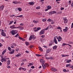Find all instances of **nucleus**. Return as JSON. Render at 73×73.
Listing matches in <instances>:
<instances>
[{
	"mask_svg": "<svg viewBox=\"0 0 73 73\" xmlns=\"http://www.w3.org/2000/svg\"><path fill=\"white\" fill-rule=\"evenodd\" d=\"M18 31L16 30H13L10 32L11 33L12 35H15L17 33Z\"/></svg>",
	"mask_w": 73,
	"mask_h": 73,
	"instance_id": "obj_1",
	"label": "nucleus"
},
{
	"mask_svg": "<svg viewBox=\"0 0 73 73\" xmlns=\"http://www.w3.org/2000/svg\"><path fill=\"white\" fill-rule=\"evenodd\" d=\"M1 35L2 36H6V34H5V33L4 32V31L3 30H2L1 32Z\"/></svg>",
	"mask_w": 73,
	"mask_h": 73,
	"instance_id": "obj_2",
	"label": "nucleus"
},
{
	"mask_svg": "<svg viewBox=\"0 0 73 73\" xmlns=\"http://www.w3.org/2000/svg\"><path fill=\"white\" fill-rule=\"evenodd\" d=\"M45 32V30L43 29L41 31L40 33H39L40 35H42L44 34V33Z\"/></svg>",
	"mask_w": 73,
	"mask_h": 73,
	"instance_id": "obj_3",
	"label": "nucleus"
},
{
	"mask_svg": "<svg viewBox=\"0 0 73 73\" xmlns=\"http://www.w3.org/2000/svg\"><path fill=\"white\" fill-rule=\"evenodd\" d=\"M54 42L55 44H57V41L56 38V37H55L54 38V42Z\"/></svg>",
	"mask_w": 73,
	"mask_h": 73,
	"instance_id": "obj_4",
	"label": "nucleus"
},
{
	"mask_svg": "<svg viewBox=\"0 0 73 73\" xmlns=\"http://www.w3.org/2000/svg\"><path fill=\"white\" fill-rule=\"evenodd\" d=\"M40 62H41V63H45V60H44L43 59H40Z\"/></svg>",
	"mask_w": 73,
	"mask_h": 73,
	"instance_id": "obj_5",
	"label": "nucleus"
},
{
	"mask_svg": "<svg viewBox=\"0 0 73 73\" xmlns=\"http://www.w3.org/2000/svg\"><path fill=\"white\" fill-rule=\"evenodd\" d=\"M4 6L3 5H2L0 7V11H2L4 9Z\"/></svg>",
	"mask_w": 73,
	"mask_h": 73,
	"instance_id": "obj_6",
	"label": "nucleus"
},
{
	"mask_svg": "<svg viewBox=\"0 0 73 73\" xmlns=\"http://www.w3.org/2000/svg\"><path fill=\"white\" fill-rule=\"evenodd\" d=\"M33 38H34V35H31L29 38V40H31Z\"/></svg>",
	"mask_w": 73,
	"mask_h": 73,
	"instance_id": "obj_7",
	"label": "nucleus"
},
{
	"mask_svg": "<svg viewBox=\"0 0 73 73\" xmlns=\"http://www.w3.org/2000/svg\"><path fill=\"white\" fill-rule=\"evenodd\" d=\"M17 28H19V29H20V30H23V29H24V28L22 26H19L18 27H17Z\"/></svg>",
	"mask_w": 73,
	"mask_h": 73,
	"instance_id": "obj_8",
	"label": "nucleus"
},
{
	"mask_svg": "<svg viewBox=\"0 0 73 73\" xmlns=\"http://www.w3.org/2000/svg\"><path fill=\"white\" fill-rule=\"evenodd\" d=\"M53 44H54V42H53L52 41H51L50 42V43L49 45V46H51V45H52Z\"/></svg>",
	"mask_w": 73,
	"mask_h": 73,
	"instance_id": "obj_9",
	"label": "nucleus"
},
{
	"mask_svg": "<svg viewBox=\"0 0 73 73\" xmlns=\"http://www.w3.org/2000/svg\"><path fill=\"white\" fill-rule=\"evenodd\" d=\"M51 70L53 72H56L57 71V69L55 68H52Z\"/></svg>",
	"mask_w": 73,
	"mask_h": 73,
	"instance_id": "obj_10",
	"label": "nucleus"
},
{
	"mask_svg": "<svg viewBox=\"0 0 73 73\" xmlns=\"http://www.w3.org/2000/svg\"><path fill=\"white\" fill-rule=\"evenodd\" d=\"M63 20H64V23H65V24H66L67 23V22H68V20H67V19H64Z\"/></svg>",
	"mask_w": 73,
	"mask_h": 73,
	"instance_id": "obj_11",
	"label": "nucleus"
},
{
	"mask_svg": "<svg viewBox=\"0 0 73 73\" xmlns=\"http://www.w3.org/2000/svg\"><path fill=\"white\" fill-rule=\"evenodd\" d=\"M69 68H72V69H73V66L72 65H71L70 64H69Z\"/></svg>",
	"mask_w": 73,
	"mask_h": 73,
	"instance_id": "obj_12",
	"label": "nucleus"
},
{
	"mask_svg": "<svg viewBox=\"0 0 73 73\" xmlns=\"http://www.w3.org/2000/svg\"><path fill=\"white\" fill-rule=\"evenodd\" d=\"M42 66L44 69H45V67H46V66H45V64H42Z\"/></svg>",
	"mask_w": 73,
	"mask_h": 73,
	"instance_id": "obj_13",
	"label": "nucleus"
},
{
	"mask_svg": "<svg viewBox=\"0 0 73 73\" xmlns=\"http://www.w3.org/2000/svg\"><path fill=\"white\" fill-rule=\"evenodd\" d=\"M56 13V12L55 11H52L51 12H50L49 13H51L52 14H54V13Z\"/></svg>",
	"mask_w": 73,
	"mask_h": 73,
	"instance_id": "obj_14",
	"label": "nucleus"
},
{
	"mask_svg": "<svg viewBox=\"0 0 73 73\" xmlns=\"http://www.w3.org/2000/svg\"><path fill=\"white\" fill-rule=\"evenodd\" d=\"M34 4H35V2H30L29 3V4L30 5H33Z\"/></svg>",
	"mask_w": 73,
	"mask_h": 73,
	"instance_id": "obj_15",
	"label": "nucleus"
},
{
	"mask_svg": "<svg viewBox=\"0 0 73 73\" xmlns=\"http://www.w3.org/2000/svg\"><path fill=\"white\" fill-rule=\"evenodd\" d=\"M10 62H11V61H10V60H8L7 61V66H9V65L10 64Z\"/></svg>",
	"mask_w": 73,
	"mask_h": 73,
	"instance_id": "obj_16",
	"label": "nucleus"
},
{
	"mask_svg": "<svg viewBox=\"0 0 73 73\" xmlns=\"http://www.w3.org/2000/svg\"><path fill=\"white\" fill-rule=\"evenodd\" d=\"M47 21H48V22H52V21H53V20H52L51 19H48L47 20Z\"/></svg>",
	"mask_w": 73,
	"mask_h": 73,
	"instance_id": "obj_17",
	"label": "nucleus"
},
{
	"mask_svg": "<svg viewBox=\"0 0 73 73\" xmlns=\"http://www.w3.org/2000/svg\"><path fill=\"white\" fill-rule=\"evenodd\" d=\"M47 8L48 9H51V8L52 7L50 6H47Z\"/></svg>",
	"mask_w": 73,
	"mask_h": 73,
	"instance_id": "obj_18",
	"label": "nucleus"
},
{
	"mask_svg": "<svg viewBox=\"0 0 73 73\" xmlns=\"http://www.w3.org/2000/svg\"><path fill=\"white\" fill-rule=\"evenodd\" d=\"M57 48V46H53V49H56Z\"/></svg>",
	"mask_w": 73,
	"mask_h": 73,
	"instance_id": "obj_19",
	"label": "nucleus"
},
{
	"mask_svg": "<svg viewBox=\"0 0 73 73\" xmlns=\"http://www.w3.org/2000/svg\"><path fill=\"white\" fill-rule=\"evenodd\" d=\"M51 50H50V49H48L47 50H46V53H48L50 52H51Z\"/></svg>",
	"mask_w": 73,
	"mask_h": 73,
	"instance_id": "obj_20",
	"label": "nucleus"
},
{
	"mask_svg": "<svg viewBox=\"0 0 73 73\" xmlns=\"http://www.w3.org/2000/svg\"><path fill=\"white\" fill-rule=\"evenodd\" d=\"M37 29V28L35 27L34 29H33L34 30V31L35 32H37V31H38V30H36Z\"/></svg>",
	"mask_w": 73,
	"mask_h": 73,
	"instance_id": "obj_21",
	"label": "nucleus"
},
{
	"mask_svg": "<svg viewBox=\"0 0 73 73\" xmlns=\"http://www.w3.org/2000/svg\"><path fill=\"white\" fill-rule=\"evenodd\" d=\"M33 23H37L38 22V21H35V20H34L33 21Z\"/></svg>",
	"mask_w": 73,
	"mask_h": 73,
	"instance_id": "obj_22",
	"label": "nucleus"
},
{
	"mask_svg": "<svg viewBox=\"0 0 73 73\" xmlns=\"http://www.w3.org/2000/svg\"><path fill=\"white\" fill-rule=\"evenodd\" d=\"M71 61V60H68L66 61V62L67 63H69V62H70Z\"/></svg>",
	"mask_w": 73,
	"mask_h": 73,
	"instance_id": "obj_23",
	"label": "nucleus"
},
{
	"mask_svg": "<svg viewBox=\"0 0 73 73\" xmlns=\"http://www.w3.org/2000/svg\"><path fill=\"white\" fill-rule=\"evenodd\" d=\"M14 37H20V36H19V33H18Z\"/></svg>",
	"mask_w": 73,
	"mask_h": 73,
	"instance_id": "obj_24",
	"label": "nucleus"
},
{
	"mask_svg": "<svg viewBox=\"0 0 73 73\" xmlns=\"http://www.w3.org/2000/svg\"><path fill=\"white\" fill-rule=\"evenodd\" d=\"M21 56V54H18L17 55L15 56V57H19Z\"/></svg>",
	"mask_w": 73,
	"mask_h": 73,
	"instance_id": "obj_25",
	"label": "nucleus"
},
{
	"mask_svg": "<svg viewBox=\"0 0 73 73\" xmlns=\"http://www.w3.org/2000/svg\"><path fill=\"white\" fill-rule=\"evenodd\" d=\"M21 56V54H18L17 55L15 56V57H19Z\"/></svg>",
	"mask_w": 73,
	"mask_h": 73,
	"instance_id": "obj_26",
	"label": "nucleus"
},
{
	"mask_svg": "<svg viewBox=\"0 0 73 73\" xmlns=\"http://www.w3.org/2000/svg\"><path fill=\"white\" fill-rule=\"evenodd\" d=\"M25 44L26 45L28 46V45H29V43L28 42H25Z\"/></svg>",
	"mask_w": 73,
	"mask_h": 73,
	"instance_id": "obj_27",
	"label": "nucleus"
},
{
	"mask_svg": "<svg viewBox=\"0 0 73 73\" xmlns=\"http://www.w3.org/2000/svg\"><path fill=\"white\" fill-rule=\"evenodd\" d=\"M8 49L10 51V52L11 51V47H8Z\"/></svg>",
	"mask_w": 73,
	"mask_h": 73,
	"instance_id": "obj_28",
	"label": "nucleus"
},
{
	"mask_svg": "<svg viewBox=\"0 0 73 73\" xmlns=\"http://www.w3.org/2000/svg\"><path fill=\"white\" fill-rule=\"evenodd\" d=\"M36 56H37V57H40V56H42V55L41 56V55L39 54H36Z\"/></svg>",
	"mask_w": 73,
	"mask_h": 73,
	"instance_id": "obj_29",
	"label": "nucleus"
},
{
	"mask_svg": "<svg viewBox=\"0 0 73 73\" xmlns=\"http://www.w3.org/2000/svg\"><path fill=\"white\" fill-rule=\"evenodd\" d=\"M64 32H67V31H68V30H67L66 29H63V30Z\"/></svg>",
	"mask_w": 73,
	"mask_h": 73,
	"instance_id": "obj_30",
	"label": "nucleus"
},
{
	"mask_svg": "<svg viewBox=\"0 0 73 73\" xmlns=\"http://www.w3.org/2000/svg\"><path fill=\"white\" fill-rule=\"evenodd\" d=\"M57 29H62V28H61V27H57L56 28Z\"/></svg>",
	"mask_w": 73,
	"mask_h": 73,
	"instance_id": "obj_31",
	"label": "nucleus"
},
{
	"mask_svg": "<svg viewBox=\"0 0 73 73\" xmlns=\"http://www.w3.org/2000/svg\"><path fill=\"white\" fill-rule=\"evenodd\" d=\"M62 57H66V56H69V55H63L62 56Z\"/></svg>",
	"mask_w": 73,
	"mask_h": 73,
	"instance_id": "obj_32",
	"label": "nucleus"
},
{
	"mask_svg": "<svg viewBox=\"0 0 73 73\" xmlns=\"http://www.w3.org/2000/svg\"><path fill=\"white\" fill-rule=\"evenodd\" d=\"M39 48L40 50L41 51H42V50H43L42 48L41 47H40V46H39Z\"/></svg>",
	"mask_w": 73,
	"mask_h": 73,
	"instance_id": "obj_33",
	"label": "nucleus"
},
{
	"mask_svg": "<svg viewBox=\"0 0 73 73\" xmlns=\"http://www.w3.org/2000/svg\"><path fill=\"white\" fill-rule=\"evenodd\" d=\"M42 21H43V22L46 21V19H42Z\"/></svg>",
	"mask_w": 73,
	"mask_h": 73,
	"instance_id": "obj_34",
	"label": "nucleus"
},
{
	"mask_svg": "<svg viewBox=\"0 0 73 73\" xmlns=\"http://www.w3.org/2000/svg\"><path fill=\"white\" fill-rule=\"evenodd\" d=\"M12 45H13V46H16V44H15V43H13L12 44Z\"/></svg>",
	"mask_w": 73,
	"mask_h": 73,
	"instance_id": "obj_35",
	"label": "nucleus"
},
{
	"mask_svg": "<svg viewBox=\"0 0 73 73\" xmlns=\"http://www.w3.org/2000/svg\"><path fill=\"white\" fill-rule=\"evenodd\" d=\"M18 17H23V15H21L20 16H18Z\"/></svg>",
	"mask_w": 73,
	"mask_h": 73,
	"instance_id": "obj_36",
	"label": "nucleus"
},
{
	"mask_svg": "<svg viewBox=\"0 0 73 73\" xmlns=\"http://www.w3.org/2000/svg\"><path fill=\"white\" fill-rule=\"evenodd\" d=\"M50 60H54V58H53V57H50Z\"/></svg>",
	"mask_w": 73,
	"mask_h": 73,
	"instance_id": "obj_37",
	"label": "nucleus"
},
{
	"mask_svg": "<svg viewBox=\"0 0 73 73\" xmlns=\"http://www.w3.org/2000/svg\"><path fill=\"white\" fill-rule=\"evenodd\" d=\"M71 4V1H69L68 2V5H70Z\"/></svg>",
	"mask_w": 73,
	"mask_h": 73,
	"instance_id": "obj_38",
	"label": "nucleus"
},
{
	"mask_svg": "<svg viewBox=\"0 0 73 73\" xmlns=\"http://www.w3.org/2000/svg\"><path fill=\"white\" fill-rule=\"evenodd\" d=\"M13 3L15 4H17V1L13 2Z\"/></svg>",
	"mask_w": 73,
	"mask_h": 73,
	"instance_id": "obj_39",
	"label": "nucleus"
},
{
	"mask_svg": "<svg viewBox=\"0 0 73 73\" xmlns=\"http://www.w3.org/2000/svg\"><path fill=\"white\" fill-rule=\"evenodd\" d=\"M18 10H19V11H21V8H18Z\"/></svg>",
	"mask_w": 73,
	"mask_h": 73,
	"instance_id": "obj_40",
	"label": "nucleus"
},
{
	"mask_svg": "<svg viewBox=\"0 0 73 73\" xmlns=\"http://www.w3.org/2000/svg\"><path fill=\"white\" fill-rule=\"evenodd\" d=\"M58 37V38H59V39H60V40H61V39H62V38H61V36H59Z\"/></svg>",
	"mask_w": 73,
	"mask_h": 73,
	"instance_id": "obj_41",
	"label": "nucleus"
},
{
	"mask_svg": "<svg viewBox=\"0 0 73 73\" xmlns=\"http://www.w3.org/2000/svg\"><path fill=\"white\" fill-rule=\"evenodd\" d=\"M23 69V68L22 67H20L19 68V70H21Z\"/></svg>",
	"mask_w": 73,
	"mask_h": 73,
	"instance_id": "obj_42",
	"label": "nucleus"
},
{
	"mask_svg": "<svg viewBox=\"0 0 73 73\" xmlns=\"http://www.w3.org/2000/svg\"><path fill=\"white\" fill-rule=\"evenodd\" d=\"M41 41L42 42H45V39H43L42 40H41Z\"/></svg>",
	"mask_w": 73,
	"mask_h": 73,
	"instance_id": "obj_43",
	"label": "nucleus"
},
{
	"mask_svg": "<svg viewBox=\"0 0 73 73\" xmlns=\"http://www.w3.org/2000/svg\"><path fill=\"white\" fill-rule=\"evenodd\" d=\"M33 46L32 45H31L30 46V48H33Z\"/></svg>",
	"mask_w": 73,
	"mask_h": 73,
	"instance_id": "obj_44",
	"label": "nucleus"
},
{
	"mask_svg": "<svg viewBox=\"0 0 73 73\" xmlns=\"http://www.w3.org/2000/svg\"><path fill=\"white\" fill-rule=\"evenodd\" d=\"M40 7H37L36 8V9H40Z\"/></svg>",
	"mask_w": 73,
	"mask_h": 73,
	"instance_id": "obj_45",
	"label": "nucleus"
},
{
	"mask_svg": "<svg viewBox=\"0 0 73 73\" xmlns=\"http://www.w3.org/2000/svg\"><path fill=\"white\" fill-rule=\"evenodd\" d=\"M10 28H11V29H14V27L13 26H11L10 27Z\"/></svg>",
	"mask_w": 73,
	"mask_h": 73,
	"instance_id": "obj_46",
	"label": "nucleus"
},
{
	"mask_svg": "<svg viewBox=\"0 0 73 73\" xmlns=\"http://www.w3.org/2000/svg\"><path fill=\"white\" fill-rule=\"evenodd\" d=\"M48 28H49V27H48L45 29H44V30H48Z\"/></svg>",
	"mask_w": 73,
	"mask_h": 73,
	"instance_id": "obj_47",
	"label": "nucleus"
},
{
	"mask_svg": "<svg viewBox=\"0 0 73 73\" xmlns=\"http://www.w3.org/2000/svg\"><path fill=\"white\" fill-rule=\"evenodd\" d=\"M3 60L4 61V62H7V60L5 59H4L3 58Z\"/></svg>",
	"mask_w": 73,
	"mask_h": 73,
	"instance_id": "obj_48",
	"label": "nucleus"
},
{
	"mask_svg": "<svg viewBox=\"0 0 73 73\" xmlns=\"http://www.w3.org/2000/svg\"><path fill=\"white\" fill-rule=\"evenodd\" d=\"M29 65L31 66H33V64L31 63H29Z\"/></svg>",
	"mask_w": 73,
	"mask_h": 73,
	"instance_id": "obj_49",
	"label": "nucleus"
},
{
	"mask_svg": "<svg viewBox=\"0 0 73 73\" xmlns=\"http://www.w3.org/2000/svg\"><path fill=\"white\" fill-rule=\"evenodd\" d=\"M9 54H13L14 53V52H9Z\"/></svg>",
	"mask_w": 73,
	"mask_h": 73,
	"instance_id": "obj_50",
	"label": "nucleus"
},
{
	"mask_svg": "<svg viewBox=\"0 0 73 73\" xmlns=\"http://www.w3.org/2000/svg\"><path fill=\"white\" fill-rule=\"evenodd\" d=\"M63 71L64 72H66V69H63Z\"/></svg>",
	"mask_w": 73,
	"mask_h": 73,
	"instance_id": "obj_51",
	"label": "nucleus"
},
{
	"mask_svg": "<svg viewBox=\"0 0 73 73\" xmlns=\"http://www.w3.org/2000/svg\"><path fill=\"white\" fill-rule=\"evenodd\" d=\"M73 28V23H72L71 25V28Z\"/></svg>",
	"mask_w": 73,
	"mask_h": 73,
	"instance_id": "obj_52",
	"label": "nucleus"
},
{
	"mask_svg": "<svg viewBox=\"0 0 73 73\" xmlns=\"http://www.w3.org/2000/svg\"><path fill=\"white\" fill-rule=\"evenodd\" d=\"M37 29L38 30H40V29H41V28L40 27H38L37 28Z\"/></svg>",
	"mask_w": 73,
	"mask_h": 73,
	"instance_id": "obj_53",
	"label": "nucleus"
},
{
	"mask_svg": "<svg viewBox=\"0 0 73 73\" xmlns=\"http://www.w3.org/2000/svg\"><path fill=\"white\" fill-rule=\"evenodd\" d=\"M19 39H21V40H22V39H23V38L21 37L20 36H19Z\"/></svg>",
	"mask_w": 73,
	"mask_h": 73,
	"instance_id": "obj_54",
	"label": "nucleus"
},
{
	"mask_svg": "<svg viewBox=\"0 0 73 73\" xmlns=\"http://www.w3.org/2000/svg\"><path fill=\"white\" fill-rule=\"evenodd\" d=\"M67 45V44L66 43H63V46H64V45Z\"/></svg>",
	"mask_w": 73,
	"mask_h": 73,
	"instance_id": "obj_55",
	"label": "nucleus"
},
{
	"mask_svg": "<svg viewBox=\"0 0 73 73\" xmlns=\"http://www.w3.org/2000/svg\"><path fill=\"white\" fill-rule=\"evenodd\" d=\"M7 51V50L6 49H5L3 51V52L5 53V52H6Z\"/></svg>",
	"mask_w": 73,
	"mask_h": 73,
	"instance_id": "obj_56",
	"label": "nucleus"
},
{
	"mask_svg": "<svg viewBox=\"0 0 73 73\" xmlns=\"http://www.w3.org/2000/svg\"><path fill=\"white\" fill-rule=\"evenodd\" d=\"M22 69L23 70H24V71H25L26 70V69L24 68H23Z\"/></svg>",
	"mask_w": 73,
	"mask_h": 73,
	"instance_id": "obj_57",
	"label": "nucleus"
},
{
	"mask_svg": "<svg viewBox=\"0 0 73 73\" xmlns=\"http://www.w3.org/2000/svg\"><path fill=\"white\" fill-rule=\"evenodd\" d=\"M41 37H42V38H44V37H45V35H42L41 36Z\"/></svg>",
	"mask_w": 73,
	"mask_h": 73,
	"instance_id": "obj_58",
	"label": "nucleus"
},
{
	"mask_svg": "<svg viewBox=\"0 0 73 73\" xmlns=\"http://www.w3.org/2000/svg\"><path fill=\"white\" fill-rule=\"evenodd\" d=\"M31 68H32V69H34V68H35V67L33 66L31 67Z\"/></svg>",
	"mask_w": 73,
	"mask_h": 73,
	"instance_id": "obj_59",
	"label": "nucleus"
},
{
	"mask_svg": "<svg viewBox=\"0 0 73 73\" xmlns=\"http://www.w3.org/2000/svg\"><path fill=\"white\" fill-rule=\"evenodd\" d=\"M64 8L61 7V11H62V10H64Z\"/></svg>",
	"mask_w": 73,
	"mask_h": 73,
	"instance_id": "obj_60",
	"label": "nucleus"
},
{
	"mask_svg": "<svg viewBox=\"0 0 73 73\" xmlns=\"http://www.w3.org/2000/svg\"><path fill=\"white\" fill-rule=\"evenodd\" d=\"M71 7H73V2H72V3L71 4Z\"/></svg>",
	"mask_w": 73,
	"mask_h": 73,
	"instance_id": "obj_61",
	"label": "nucleus"
},
{
	"mask_svg": "<svg viewBox=\"0 0 73 73\" xmlns=\"http://www.w3.org/2000/svg\"><path fill=\"white\" fill-rule=\"evenodd\" d=\"M69 65L68 64H66V67L67 68H68V66H69Z\"/></svg>",
	"mask_w": 73,
	"mask_h": 73,
	"instance_id": "obj_62",
	"label": "nucleus"
},
{
	"mask_svg": "<svg viewBox=\"0 0 73 73\" xmlns=\"http://www.w3.org/2000/svg\"><path fill=\"white\" fill-rule=\"evenodd\" d=\"M58 42L61 41V40L60 39L58 38Z\"/></svg>",
	"mask_w": 73,
	"mask_h": 73,
	"instance_id": "obj_63",
	"label": "nucleus"
},
{
	"mask_svg": "<svg viewBox=\"0 0 73 73\" xmlns=\"http://www.w3.org/2000/svg\"><path fill=\"white\" fill-rule=\"evenodd\" d=\"M16 51H19V48H17L15 50Z\"/></svg>",
	"mask_w": 73,
	"mask_h": 73,
	"instance_id": "obj_64",
	"label": "nucleus"
}]
</instances>
